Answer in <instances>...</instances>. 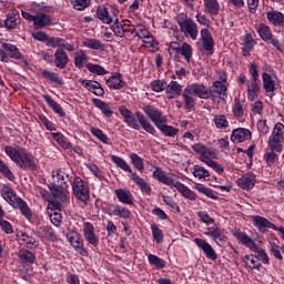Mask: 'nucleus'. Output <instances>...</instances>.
I'll list each match as a JSON object with an SVG mask.
<instances>
[{"label":"nucleus","mask_w":284,"mask_h":284,"mask_svg":"<svg viewBox=\"0 0 284 284\" xmlns=\"http://www.w3.org/2000/svg\"><path fill=\"white\" fill-rule=\"evenodd\" d=\"M143 112L150 118L152 123L158 128L164 136H176L179 129L168 125V116L163 115V112L154 105H146L143 108Z\"/></svg>","instance_id":"f257e3e1"},{"label":"nucleus","mask_w":284,"mask_h":284,"mask_svg":"<svg viewBox=\"0 0 284 284\" xmlns=\"http://www.w3.org/2000/svg\"><path fill=\"white\" fill-rule=\"evenodd\" d=\"M6 154L21 168V170H37V162L34 156L30 154L26 149H14L12 146L4 148Z\"/></svg>","instance_id":"f03ea898"},{"label":"nucleus","mask_w":284,"mask_h":284,"mask_svg":"<svg viewBox=\"0 0 284 284\" xmlns=\"http://www.w3.org/2000/svg\"><path fill=\"white\" fill-rule=\"evenodd\" d=\"M124 121L130 128H133V130H141L142 128L149 134H154V132H156L150 120H148L145 115L139 111L135 112V115L134 113H131Z\"/></svg>","instance_id":"7ed1b4c3"},{"label":"nucleus","mask_w":284,"mask_h":284,"mask_svg":"<svg viewBox=\"0 0 284 284\" xmlns=\"http://www.w3.org/2000/svg\"><path fill=\"white\" fill-rule=\"evenodd\" d=\"M178 23L184 34L191 37L193 41H196V37H199V27L194 20L187 19V16L185 14H181L179 16Z\"/></svg>","instance_id":"20e7f679"},{"label":"nucleus","mask_w":284,"mask_h":284,"mask_svg":"<svg viewBox=\"0 0 284 284\" xmlns=\"http://www.w3.org/2000/svg\"><path fill=\"white\" fill-rule=\"evenodd\" d=\"M72 187L75 199H78L82 203H88L90 199V191H88V187H85V183L81 178L74 179Z\"/></svg>","instance_id":"39448f33"},{"label":"nucleus","mask_w":284,"mask_h":284,"mask_svg":"<svg viewBox=\"0 0 284 284\" xmlns=\"http://www.w3.org/2000/svg\"><path fill=\"white\" fill-rule=\"evenodd\" d=\"M67 239L69 243L81 254V256H88V251L83 247V239L75 231H68Z\"/></svg>","instance_id":"423d86ee"},{"label":"nucleus","mask_w":284,"mask_h":284,"mask_svg":"<svg viewBox=\"0 0 284 284\" xmlns=\"http://www.w3.org/2000/svg\"><path fill=\"white\" fill-rule=\"evenodd\" d=\"M187 89L191 94H193L194 97H199V99H210V97L213 95V91L204 84L194 83Z\"/></svg>","instance_id":"0eeeda50"},{"label":"nucleus","mask_w":284,"mask_h":284,"mask_svg":"<svg viewBox=\"0 0 284 284\" xmlns=\"http://www.w3.org/2000/svg\"><path fill=\"white\" fill-rule=\"evenodd\" d=\"M83 234L90 245H93V247L99 245V237L94 234V225H92V223L85 222L83 224Z\"/></svg>","instance_id":"6e6552de"},{"label":"nucleus","mask_w":284,"mask_h":284,"mask_svg":"<svg viewBox=\"0 0 284 284\" xmlns=\"http://www.w3.org/2000/svg\"><path fill=\"white\" fill-rule=\"evenodd\" d=\"M250 139H252V131L243 128L233 130L231 135V141L233 143H243L245 141H250Z\"/></svg>","instance_id":"1a4fd4ad"},{"label":"nucleus","mask_w":284,"mask_h":284,"mask_svg":"<svg viewBox=\"0 0 284 284\" xmlns=\"http://www.w3.org/2000/svg\"><path fill=\"white\" fill-rule=\"evenodd\" d=\"M81 85L83 88H87L89 92H93L95 97H103L105 94V90H103V87H101V83L94 81V80H80Z\"/></svg>","instance_id":"9d476101"},{"label":"nucleus","mask_w":284,"mask_h":284,"mask_svg":"<svg viewBox=\"0 0 284 284\" xmlns=\"http://www.w3.org/2000/svg\"><path fill=\"white\" fill-rule=\"evenodd\" d=\"M195 243L197 246L201 247V250H203L206 258H210L211 261H216V258H219L216 251H214V248L212 247V245H210V243H207V241L203 239H195Z\"/></svg>","instance_id":"9b49d317"},{"label":"nucleus","mask_w":284,"mask_h":284,"mask_svg":"<svg viewBox=\"0 0 284 284\" xmlns=\"http://www.w3.org/2000/svg\"><path fill=\"white\" fill-rule=\"evenodd\" d=\"M253 223L258 227L260 232H267L268 230H277V227L274 225V223L270 222L267 219L261 216V215H254Z\"/></svg>","instance_id":"f8f14e48"},{"label":"nucleus","mask_w":284,"mask_h":284,"mask_svg":"<svg viewBox=\"0 0 284 284\" xmlns=\"http://www.w3.org/2000/svg\"><path fill=\"white\" fill-rule=\"evenodd\" d=\"M68 63H70V58L68 53L63 49H58L54 53V65L59 68V70H63Z\"/></svg>","instance_id":"ddd939ff"},{"label":"nucleus","mask_w":284,"mask_h":284,"mask_svg":"<svg viewBox=\"0 0 284 284\" xmlns=\"http://www.w3.org/2000/svg\"><path fill=\"white\" fill-rule=\"evenodd\" d=\"M52 17H50L49 14L38 13L33 22V28H36V30L48 28V26H52Z\"/></svg>","instance_id":"4468645a"},{"label":"nucleus","mask_w":284,"mask_h":284,"mask_svg":"<svg viewBox=\"0 0 284 284\" xmlns=\"http://www.w3.org/2000/svg\"><path fill=\"white\" fill-rule=\"evenodd\" d=\"M49 190L51 194L54 196V199H58V201H61V203L65 202L68 199V195L65 193V189L63 187V184H49Z\"/></svg>","instance_id":"2eb2a0df"},{"label":"nucleus","mask_w":284,"mask_h":284,"mask_svg":"<svg viewBox=\"0 0 284 284\" xmlns=\"http://www.w3.org/2000/svg\"><path fill=\"white\" fill-rule=\"evenodd\" d=\"M204 234L213 239L215 243H219V241L220 243L227 241V237L225 236V234H223V231L217 226L207 227Z\"/></svg>","instance_id":"dca6fc26"},{"label":"nucleus","mask_w":284,"mask_h":284,"mask_svg":"<svg viewBox=\"0 0 284 284\" xmlns=\"http://www.w3.org/2000/svg\"><path fill=\"white\" fill-rule=\"evenodd\" d=\"M235 239L242 243V245H246V247H250L252 252H256L258 250V246H256V242L252 240V237L247 236V234L242 232H235L234 233Z\"/></svg>","instance_id":"f3484780"},{"label":"nucleus","mask_w":284,"mask_h":284,"mask_svg":"<svg viewBox=\"0 0 284 284\" xmlns=\"http://www.w3.org/2000/svg\"><path fill=\"white\" fill-rule=\"evenodd\" d=\"M201 37H202L204 50L212 54V50H214V39L212 38V34L210 33V30L209 29H202L201 30Z\"/></svg>","instance_id":"a211bd4d"},{"label":"nucleus","mask_w":284,"mask_h":284,"mask_svg":"<svg viewBox=\"0 0 284 284\" xmlns=\"http://www.w3.org/2000/svg\"><path fill=\"white\" fill-rule=\"evenodd\" d=\"M284 136L283 134H274L272 133L270 140H268V145L273 152H283V143Z\"/></svg>","instance_id":"6ab92c4d"},{"label":"nucleus","mask_w":284,"mask_h":284,"mask_svg":"<svg viewBox=\"0 0 284 284\" xmlns=\"http://www.w3.org/2000/svg\"><path fill=\"white\" fill-rule=\"evenodd\" d=\"M256 183V176L254 174H246L237 180L239 187L242 190H252Z\"/></svg>","instance_id":"aec40b11"},{"label":"nucleus","mask_w":284,"mask_h":284,"mask_svg":"<svg viewBox=\"0 0 284 284\" xmlns=\"http://www.w3.org/2000/svg\"><path fill=\"white\" fill-rule=\"evenodd\" d=\"M115 196H118L119 202L124 203V205H134V200H132V193L128 190H115Z\"/></svg>","instance_id":"412c9836"},{"label":"nucleus","mask_w":284,"mask_h":284,"mask_svg":"<svg viewBox=\"0 0 284 284\" xmlns=\"http://www.w3.org/2000/svg\"><path fill=\"white\" fill-rule=\"evenodd\" d=\"M220 6L217 0H204V12L216 17L219 14Z\"/></svg>","instance_id":"4be33fe9"},{"label":"nucleus","mask_w":284,"mask_h":284,"mask_svg":"<svg viewBox=\"0 0 284 284\" xmlns=\"http://www.w3.org/2000/svg\"><path fill=\"white\" fill-rule=\"evenodd\" d=\"M14 207L20 209L21 214H23V216L29 221L32 219V211L30 210V206H28V203H26L21 197L16 199Z\"/></svg>","instance_id":"5701e85b"},{"label":"nucleus","mask_w":284,"mask_h":284,"mask_svg":"<svg viewBox=\"0 0 284 284\" xmlns=\"http://www.w3.org/2000/svg\"><path fill=\"white\" fill-rule=\"evenodd\" d=\"M266 18L273 26L284 27V16L278 11H270L266 13Z\"/></svg>","instance_id":"b1692460"},{"label":"nucleus","mask_w":284,"mask_h":284,"mask_svg":"<svg viewBox=\"0 0 284 284\" xmlns=\"http://www.w3.org/2000/svg\"><path fill=\"white\" fill-rule=\"evenodd\" d=\"M108 88L111 90H121L123 88V79L120 73H115L110 79L106 80Z\"/></svg>","instance_id":"393cba45"},{"label":"nucleus","mask_w":284,"mask_h":284,"mask_svg":"<svg viewBox=\"0 0 284 284\" xmlns=\"http://www.w3.org/2000/svg\"><path fill=\"white\" fill-rule=\"evenodd\" d=\"M132 181L139 185L141 192H145V194H152V187L150 184L145 182V180L139 176L136 173H132Z\"/></svg>","instance_id":"a878e982"},{"label":"nucleus","mask_w":284,"mask_h":284,"mask_svg":"<svg viewBox=\"0 0 284 284\" xmlns=\"http://www.w3.org/2000/svg\"><path fill=\"white\" fill-rule=\"evenodd\" d=\"M97 18L100 21H102V23H106V26H110V23H112V21H113L112 16H110V12L108 11V8H105V7H98Z\"/></svg>","instance_id":"bb28decb"},{"label":"nucleus","mask_w":284,"mask_h":284,"mask_svg":"<svg viewBox=\"0 0 284 284\" xmlns=\"http://www.w3.org/2000/svg\"><path fill=\"white\" fill-rule=\"evenodd\" d=\"M52 183L55 185L57 183L58 185H68V181H70V179L65 172L58 170L55 173H52Z\"/></svg>","instance_id":"cd10ccee"},{"label":"nucleus","mask_w":284,"mask_h":284,"mask_svg":"<svg viewBox=\"0 0 284 284\" xmlns=\"http://www.w3.org/2000/svg\"><path fill=\"white\" fill-rule=\"evenodd\" d=\"M242 261L248 270H260L261 267V262H258L254 255H244Z\"/></svg>","instance_id":"c85d7f7f"},{"label":"nucleus","mask_w":284,"mask_h":284,"mask_svg":"<svg viewBox=\"0 0 284 284\" xmlns=\"http://www.w3.org/2000/svg\"><path fill=\"white\" fill-rule=\"evenodd\" d=\"M38 234L41 239H45V241H54L57 239V234H54V230L50 226H42L38 229Z\"/></svg>","instance_id":"c756f323"},{"label":"nucleus","mask_w":284,"mask_h":284,"mask_svg":"<svg viewBox=\"0 0 284 284\" xmlns=\"http://www.w3.org/2000/svg\"><path fill=\"white\" fill-rule=\"evenodd\" d=\"M262 79H263V88L267 94L276 90V84L274 83V80H272V75L270 73H263Z\"/></svg>","instance_id":"7c9ffc66"},{"label":"nucleus","mask_w":284,"mask_h":284,"mask_svg":"<svg viewBox=\"0 0 284 284\" xmlns=\"http://www.w3.org/2000/svg\"><path fill=\"white\" fill-rule=\"evenodd\" d=\"M2 49L7 51L8 57L11 59H21V52H19V48L12 43H2Z\"/></svg>","instance_id":"2f4dec72"},{"label":"nucleus","mask_w":284,"mask_h":284,"mask_svg":"<svg viewBox=\"0 0 284 284\" xmlns=\"http://www.w3.org/2000/svg\"><path fill=\"white\" fill-rule=\"evenodd\" d=\"M181 92H182L181 84H179V82L176 81H171L166 85V93L171 94L169 99H174V97L181 95Z\"/></svg>","instance_id":"473e14b6"},{"label":"nucleus","mask_w":284,"mask_h":284,"mask_svg":"<svg viewBox=\"0 0 284 284\" xmlns=\"http://www.w3.org/2000/svg\"><path fill=\"white\" fill-rule=\"evenodd\" d=\"M213 88H215V89L212 92L215 94H219L220 99H222V101H225V99H227V87H225V84H223V82L215 81L213 83Z\"/></svg>","instance_id":"72a5a7b5"},{"label":"nucleus","mask_w":284,"mask_h":284,"mask_svg":"<svg viewBox=\"0 0 284 284\" xmlns=\"http://www.w3.org/2000/svg\"><path fill=\"white\" fill-rule=\"evenodd\" d=\"M83 45L90 50H105V44L97 39H84Z\"/></svg>","instance_id":"f704fd0d"},{"label":"nucleus","mask_w":284,"mask_h":284,"mask_svg":"<svg viewBox=\"0 0 284 284\" xmlns=\"http://www.w3.org/2000/svg\"><path fill=\"white\" fill-rule=\"evenodd\" d=\"M92 101L94 105L98 106L99 110H101V112H103V114L108 116V119H110V116L114 114V111H112V109L110 108V105H108V103L103 102L100 99H93Z\"/></svg>","instance_id":"c9c22d12"},{"label":"nucleus","mask_w":284,"mask_h":284,"mask_svg":"<svg viewBox=\"0 0 284 284\" xmlns=\"http://www.w3.org/2000/svg\"><path fill=\"white\" fill-rule=\"evenodd\" d=\"M4 28L8 30H14L19 26V16L17 13H11L7 16V19L3 21Z\"/></svg>","instance_id":"e433bc0d"},{"label":"nucleus","mask_w":284,"mask_h":284,"mask_svg":"<svg viewBox=\"0 0 284 284\" xmlns=\"http://www.w3.org/2000/svg\"><path fill=\"white\" fill-rule=\"evenodd\" d=\"M44 101L48 103L50 108L57 113L60 114V116H65V112H63V108L57 103L50 95H43Z\"/></svg>","instance_id":"4c0bfd02"},{"label":"nucleus","mask_w":284,"mask_h":284,"mask_svg":"<svg viewBox=\"0 0 284 284\" xmlns=\"http://www.w3.org/2000/svg\"><path fill=\"white\" fill-rule=\"evenodd\" d=\"M111 160L113 161V163H115V165H118V168H121V170H123L124 172H129V174H132V169L130 168L128 162L123 160V158L111 155Z\"/></svg>","instance_id":"58836bf2"},{"label":"nucleus","mask_w":284,"mask_h":284,"mask_svg":"<svg viewBox=\"0 0 284 284\" xmlns=\"http://www.w3.org/2000/svg\"><path fill=\"white\" fill-rule=\"evenodd\" d=\"M248 92V101H254L258 97V93L261 92V87L258 85V82L253 80V83H251L247 88Z\"/></svg>","instance_id":"ea45409f"},{"label":"nucleus","mask_w":284,"mask_h":284,"mask_svg":"<svg viewBox=\"0 0 284 284\" xmlns=\"http://www.w3.org/2000/svg\"><path fill=\"white\" fill-rule=\"evenodd\" d=\"M88 54L85 53V51L80 50L75 53V58H74V65L75 68H78L79 70H81V68H83V64L85 63V61H88Z\"/></svg>","instance_id":"a19ab883"},{"label":"nucleus","mask_w":284,"mask_h":284,"mask_svg":"<svg viewBox=\"0 0 284 284\" xmlns=\"http://www.w3.org/2000/svg\"><path fill=\"white\" fill-rule=\"evenodd\" d=\"M42 75L44 77V79H48L49 81H51L52 83H57L58 85H63L64 83L63 80L59 77V74L54 72L43 70Z\"/></svg>","instance_id":"79ce46f5"},{"label":"nucleus","mask_w":284,"mask_h":284,"mask_svg":"<svg viewBox=\"0 0 284 284\" xmlns=\"http://www.w3.org/2000/svg\"><path fill=\"white\" fill-rule=\"evenodd\" d=\"M178 54L184 57L185 61L190 63V59H192V45L187 44L186 42H183Z\"/></svg>","instance_id":"37998d69"},{"label":"nucleus","mask_w":284,"mask_h":284,"mask_svg":"<svg viewBox=\"0 0 284 284\" xmlns=\"http://www.w3.org/2000/svg\"><path fill=\"white\" fill-rule=\"evenodd\" d=\"M130 159L135 170H139V172H143V170H145L143 159H141V156H139L136 153H131Z\"/></svg>","instance_id":"c03bdc74"},{"label":"nucleus","mask_w":284,"mask_h":284,"mask_svg":"<svg viewBox=\"0 0 284 284\" xmlns=\"http://www.w3.org/2000/svg\"><path fill=\"white\" fill-rule=\"evenodd\" d=\"M111 214H113V216H121V219H130L132 213L123 206H114Z\"/></svg>","instance_id":"a18cd8bd"},{"label":"nucleus","mask_w":284,"mask_h":284,"mask_svg":"<svg viewBox=\"0 0 284 284\" xmlns=\"http://www.w3.org/2000/svg\"><path fill=\"white\" fill-rule=\"evenodd\" d=\"M192 95L194 94L190 91L189 88H186L182 94L186 110H192V108L194 106V98H192Z\"/></svg>","instance_id":"49530a36"},{"label":"nucleus","mask_w":284,"mask_h":284,"mask_svg":"<svg viewBox=\"0 0 284 284\" xmlns=\"http://www.w3.org/2000/svg\"><path fill=\"white\" fill-rule=\"evenodd\" d=\"M111 30L114 32L115 37L123 38L125 26L119 21V18L114 20V23L111 26Z\"/></svg>","instance_id":"de8ad7c7"},{"label":"nucleus","mask_w":284,"mask_h":284,"mask_svg":"<svg viewBox=\"0 0 284 284\" xmlns=\"http://www.w3.org/2000/svg\"><path fill=\"white\" fill-rule=\"evenodd\" d=\"M87 69L92 74H98V77H103L104 74H108V71L99 64L89 63V64H87Z\"/></svg>","instance_id":"09e8293b"},{"label":"nucleus","mask_w":284,"mask_h":284,"mask_svg":"<svg viewBox=\"0 0 284 284\" xmlns=\"http://www.w3.org/2000/svg\"><path fill=\"white\" fill-rule=\"evenodd\" d=\"M19 258L23 261V263H34V253L28 250H21L18 253Z\"/></svg>","instance_id":"8fccbe9b"},{"label":"nucleus","mask_w":284,"mask_h":284,"mask_svg":"<svg viewBox=\"0 0 284 284\" xmlns=\"http://www.w3.org/2000/svg\"><path fill=\"white\" fill-rule=\"evenodd\" d=\"M258 34L263 41H271L272 39V30H270V27L265 24H261L258 27Z\"/></svg>","instance_id":"3c124183"},{"label":"nucleus","mask_w":284,"mask_h":284,"mask_svg":"<svg viewBox=\"0 0 284 284\" xmlns=\"http://www.w3.org/2000/svg\"><path fill=\"white\" fill-rule=\"evenodd\" d=\"M91 134H93V136H97V139H99L102 143H105L108 145V143H110V139L108 138V135H105V133H103V131H101L100 129H97L94 126H92L90 129Z\"/></svg>","instance_id":"603ef678"},{"label":"nucleus","mask_w":284,"mask_h":284,"mask_svg":"<svg viewBox=\"0 0 284 284\" xmlns=\"http://www.w3.org/2000/svg\"><path fill=\"white\" fill-rule=\"evenodd\" d=\"M148 258H149V263L151 265H154V267H160V270H163V267H165V261L161 260V257L154 254H150Z\"/></svg>","instance_id":"864d4df0"},{"label":"nucleus","mask_w":284,"mask_h":284,"mask_svg":"<svg viewBox=\"0 0 284 284\" xmlns=\"http://www.w3.org/2000/svg\"><path fill=\"white\" fill-rule=\"evenodd\" d=\"M193 175L197 179H207V176H210V171L201 165H195Z\"/></svg>","instance_id":"5fc2aeb1"},{"label":"nucleus","mask_w":284,"mask_h":284,"mask_svg":"<svg viewBox=\"0 0 284 284\" xmlns=\"http://www.w3.org/2000/svg\"><path fill=\"white\" fill-rule=\"evenodd\" d=\"M196 190H197V192L205 194V196H207L209 199H213L214 201H216L219 199V196H216L214 194V191H212V189H207V187L203 186V184H199L196 186Z\"/></svg>","instance_id":"6e6d98bb"},{"label":"nucleus","mask_w":284,"mask_h":284,"mask_svg":"<svg viewBox=\"0 0 284 284\" xmlns=\"http://www.w3.org/2000/svg\"><path fill=\"white\" fill-rule=\"evenodd\" d=\"M3 199L6 200L7 203H9V205H13V207L17 205V197L14 196V193L12 192L11 189L4 191L2 193Z\"/></svg>","instance_id":"4d7b16f0"},{"label":"nucleus","mask_w":284,"mask_h":284,"mask_svg":"<svg viewBox=\"0 0 284 284\" xmlns=\"http://www.w3.org/2000/svg\"><path fill=\"white\" fill-rule=\"evenodd\" d=\"M0 173L3 174L9 181H14V174L10 171V168L0 160Z\"/></svg>","instance_id":"13d9d810"},{"label":"nucleus","mask_w":284,"mask_h":284,"mask_svg":"<svg viewBox=\"0 0 284 284\" xmlns=\"http://www.w3.org/2000/svg\"><path fill=\"white\" fill-rule=\"evenodd\" d=\"M74 10L83 11L85 8H89L90 0H72Z\"/></svg>","instance_id":"bf43d9fd"},{"label":"nucleus","mask_w":284,"mask_h":284,"mask_svg":"<svg viewBox=\"0 0 284 284\" xmlns=\"http://www.w3.org/2000/svg\"><path fill=\"white\" fill-rule=\"evenodd\" d=\"M151 230H152L154 241H156V243H163V232L161 231V229H159L156 224H153L151 226Z\"/></svg>","instance_id":"052dcab7"},{"label":"nucleus","mask_w":284,"mask_h":284,"mask_svg":"<svg viewBox=\"0 0 284 284\" xmlns=\"http://www.w3.org/2000/svg\"><path fill=\"white\" fill-rule=\"evenodd\" d=\"M253 252H256V254L254 255L255 256V260L258 261V263H268L270 258L267 257V253H265V251L263 248H258L253 251Z\"/></svg>","instance_id":"680f3d73"},{"label":"nucleus","mask_w":284,"mask_h":284,"mask_svg":"<svg viewBox=\"0 0 284 284\" xmlns=\"http://www.w3.org/2000/svg\"><path fill=\"white\" fill-rule=\"evenodd\" d=\"M48 45H50L51 48H63L65 47V40L61 38H50L48 40Z\"/></svg>","instance_id":"e2e57ef3"},{"label":"nucleus","mask_w":284,"mask_h":284,"mask_svg":"<svg viewBox=\"0 0 284 284\" xmlns=\"http://www.w3.org/2000/svg\"><path fill=\"white\" fill-rule=\"evenodd\" d=\"M214 123L216 128L221 130H225L227 128V119H225V115H216L214 118Z\"/></svg>","instance_id":"0e129e2a"},{"label":"nucleus","mask_w":284,"mask_h":284,"mask_svg":"<svg viewBox=\"0 0 284 284\" xmlns=\"http://www.w3.org/2000/svg\"><path fill=\"white\" fill-rule=\"evenodd\" d=\"M21 241L24 242V245H27V247H30L32 245H39L37 244V239L28 235V233H21Z\"/></svg>","instance_id":"69168bd1"},{"label":"nucleus","mask_w":284,"mask_h":284,"mask_svg":"<svg viewBox=\"0 0 284 284\" xmlns=\"http://www.w3.org/2000/svg\"><path fill=\"white\" fill-rule=\"evenodd\" d=\"M235 104L233 106V114L234 116L241 118L244 114L243 105L241 104V100L235 99Z\"/></svg>","instance_id":"338daca9"},{"label":"nucleus","mask_w":284,"mask_h":284,"mask_svg":"<svg viewBox=\"0 0 284 284\" xmlns=\"http://www.w3.org/2000/svg\"><path fill=\"white\" fill-rule=\"evenodd\" d=\"M151 88H152L153 92H163V90H165V88H166V84L163 83V81H161V80H154L151 83Z\"/></svg>","instance_id":"774afa93"}]
</instances>
